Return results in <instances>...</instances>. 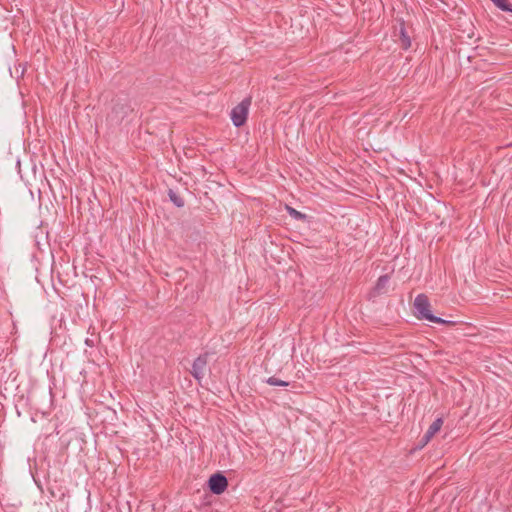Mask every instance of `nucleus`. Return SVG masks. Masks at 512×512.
<instances>
[{"label": "nucleus", "mask_w": 512, "mask_h": 512, "mask_svg": "<svg viewBox=\"0 0 512 512\" xmlns=\"http://www.w3.org/2000/svg\"><path fill=\"white\" fill-rule=\"evenodd\" d=\"M430 302L425 294H419L414 300L415 315L419 320L429 322H441L438 316H435L430 310Z\"/></svg>", "instance_id": "1"}, {"label": "nucleus", "mask_w": 512, "mask_h": 512, "mask_svg": "<svg viewBox=\"0 0 512 512\" xmlns=\"http://www.w3.org/2000/svg\"><path fill=\"white\" fill-rule=\"evenodd\" d=\"M251 102L252 98L250 96L245 97L238 105L232 109L231 120L234 126L241 127L246 123Z\"/></svg>", "instance_id": "2"}, {"label": "nucleus", "mask_w": 512, "mask_h": 512, "mask_svg": "<svg viewBox=\"0 0 512 512\" xmlns=\"http://www.w3.org/2000/svg\"><path fill=\"white\" fill-rule=\"evenodd\" d=\"M207 485L213 494L221 495L228 487V480L223 473L216 472L209 477Z\"/></svg>", "instance_id": "3"}, {"label": "nucleus", "mask_w": 512, "mask_h": 512, "mask_svg": "<svg viewBox=\"0 0 512 512\" xmlns=\"http://www.w3.org/2000/svg\"><path fill=\"white\" fill-rule=\"evenodd\" d=\"M209 356V352L202 353L194 360L192 364L190 373L198 382H200L204 377L208 365Z\"/></svg>", "instance_id": "4"}, {"label": "nucleus", "mask_w": 512, "mask_h": 512, "mask_svg": "<svg viewBox=\"0 0 512 512\" xmlns=\"http://www.w3.org/2000/svg\"><path fill=\"white\" fill-rule=\"evenodd\" d=\"M132 111H133V109L127 100H124V101L117 100L112 107L111 115H112L113 119H115L117 122H121Z\"/></svg>", "instance_id": "5"}, {"label": "nucleus", "mask_w": 512, "mask_h": 512, "mask_svg": "<svg viewBox=\"0 0 512 512\" xmlns=\"http://www.w3.org/2000/svg\"><path fill=\"white\" fill-rule=\"evenodd\" d=\"M389 281H390V276L388 274L381 275L377 279L375 286L372 288V290L370 292V297L375 298L382 294L387 293Z\"/></svg>", "instance_id": "6"}, {"label": "nucleus", "mask_w": 512, "mask_h": 512, "mask_svg": "<svg viewBox=\"0 0 512 512\" xmlns=\"http://www.w3.org/2000/svg\"><path fill=\"white\" fill-rule=\"evenodd\" d=\"M443 425L442 418H437L433 421V423L430 425L426 433L423 435V437L420 440L419 447L422 448L428 442L432 439V437L441 429Z\"/></svg>", "instance_id": "7"}, {"label": "nucleus", "mask_w": 512, "mask_h": 512, "mask_svg": "<svg viewBox=\"0 0 512 512\" xmlns=\"http://www.w3.org/2000/svg\"><path fill=\"white\" fill-rule=\"evenodd\" d=\"M168 196H169L170 201L176 207L181 208L184 206L185 202H184L183 198L180 195H178L175 191H173L172 189L168 190Z\"/></svg>", "instance_id": "8"}, {"label": "nucleus", "mask_w": 512, "mask_h": 512, "mask_svg": "<svg viewBox=\"0 0 512 512\" xmlns=\"http://www.w3.org/2000/svg\"><path fill=\"white\" fill-rule=\"evenodd\" d=\"M492 3L500 10L504 12L512 13V4L509 0H491Z\"/></svg>", "instance_id": "9"}, {"label": "nucleus", "mask_w": 512, "mask_h": 512, "mask_svg": "<svg viewBox=\"0 0 512 512\" xmlns=\"http://www.w3.org/2000/svg\"><path fill=\"white\" fill-rule=\"evenodd\" d=\"M400 40L403 49H408L411 46L410 37L408 36L403 23L400 28Z\"/></svg>", "instance_id": "10"}, {"label": "nucleus", "mask_w": 512, "mask_h": 512, "mask_svg": "<svg viewBox=\"0 0 512 512\" xmlns=\"http://www.w3.org/2000/svg\"><path fill=\"white\" fill-rule=\"evenodd\" d=\"M286 210H287L288 214L295 220L305 221L308 218L306 214H304L288 205L286 206Z\"/></svg>", "instance_id": "11"}, {"label": "nucleus", "mask_w": 512, "mask_h": 512, "mask_svg": "<svg viewBox=\"0 0 512 512\" xmlns=\"http://www.w3.org/2000/svg\"><path fill=\"white\" fill-rule=\"evenodd\" d=\"M265 383L271 386H281V387H287L289 386V382L278 379L275 376H271L265 380Z\"/></svg>", "instance_id": "12"}, {"label": "nucleus", "mask_w": 512, "mask_h": 512, "mask_svg": "<svg viewBox=\"0 0 512 512\" xmlns=\"http://www.w3.org/2000/svg\"><path fill=\"white\" fill-rule=\"evenodd\" d=\"M439 320L441 322H436L437 324H442V325H446V326H449V327H452V326H455L456 325V322L455 321H451V320H445L441 317H439Z\"/></svg>", "instance_id": "13"}, {"label": "nucleus", "mask_w": 512, "mask_h": 512, "mask_svg": "<svg viewBox=\"0 0 512 512\" xmlns=\"http://www.w3.org/2000/svg\"><path fill=\"white\" fill-rule=\"evenodd\" d=\"M85 343L89 347H93L94 346V342L92 340L88 339V338L85 340Z\"/></svg>", "instance_id": "14"}]
</instances>
